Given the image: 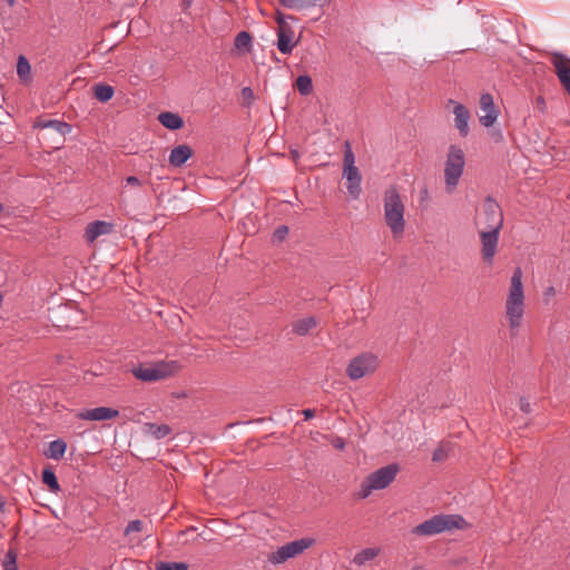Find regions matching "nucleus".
<instances>
[{
  "mask_svg": "<svg viewBox=\"0 0 570 570\" xmlns=\"http://www.w3.org/2000/svg\"><path fill=\"white\" fill-rule=\"evenodd\" d=\"M384 222L392 235L397 238L405 230V206L395 186H390L383 195Z\"/></svg>",
  "mask_w": 570,
  "mask_h": 570,
  "instance_id": "1",
  "label": "nucleus"
},
{
  "mask_svg": "<svg viewBox=\"0 0 570 570\" xmlns=\"http://www.w3.org/2000/svg\"><path fill=\"white\" fill-rule=\"evenodd\" d=\"M524 314L522 271L517 267L511 276V286L505 301V316L512 331L518 332Z\"/></svg>",
  "mask_w": 570,
  "mask_h": 570,
  "instance_id": "2",
  "label": "nucleus"
},
{
  "mask_svg": "<svg viewBox=\"0 0 570 570\" xmlns=\"http://www.w3.org/2000/svg\"><path fill=\"white\" fill-rule=\"evenodd\" d=\"M464 523V519L459 514H438L414 527L412 533L431 537L445 531L461 529Z\"/></svg>",
  "mask_w": 570,
  "mask_h": 570,
  "instance_id": "3",
  "label": "nucleus"
},
{
  "mask_svg": "<svg viewBox=\"0 0 570 570\" xmlns=\"http://www.w3.org/2000/svg\"><path fill=\"white\" fill-rule=\"evenodd\" d=\"M399 465L391 463L368 474L361 483L358 497L366 499L373 491L387 488L396 478Z\"/></svg>",
  "mask_w": 570,
  "mask_h": 570,
  "instance_id": "4",
  "label": "nucleus"
},
{
  "mask_svg": "<svg viewBox=\"0 0 570 570\" xmlns=\"http://www.w3.org/2000/svg\"><path fill=\"white\" fill-rule=\"evenodd\" d=\"M178 361H160L154 364H140L131 370L132 375L142 382H156L165 380L180 370Z\"/></svg>",
  "mask_w": 570,
  "mask_h": 570,
  "instance_id": "5",
  "label": "nucleus"
},
{
  "mask_svg": "<svg viewBox=\"0 0 570 570\" xmlns=\"http://www.w3.org/2000/svg\"><path fill=\"white\" fill-rule=\"evenodd\" d=\"M464 165L465 159L463 150L456 145H451L448 150L444 168L445 188L448 193H452L456 188L463 174Z\"/></svg>",
  "mask_w": 570,
  "mask_h": 570,
  "instance_id": "6",
  "label": "nucleus"
},
{
  "mask_svg": "<svg viewBox=\"0 0 570 570\" xmlns=\"http://www.w3.org/2000/svg\"><path fill=\"white\" fill-rule=\"evenodd\" d=\"M479 230H501L503 226V213L499 203L488 196L478 216Z\"/></svg>",
  "mask_w": 570,
  "mask_h": 570,
  "instance_id": "7",
  "label": "nucleus"
},
{
  "mask_svg": "<svg viewBox=\"0 0 570 570\" xmlns=\"http://www.w3.org/2000/svg\"><path fill=\"white\" fill-rule=\"evenodd\" d=\"M314 543L313 539L303 538L299 540L291 541L282 547H279L276 551L269 553L267 556V561L272 564H282L287 560L295 558L296 556L303 553L306 549H308Z\"/></svg>",
  "mask_w": 570,
  "mask_h": 570,
  "instance_id": "8",
  "label": "nucleus"
},
{
  "mask_svg": "<svg viewBox=\"0 0 570 570\" xmlns=\"http://www.w3.org/2000/svg\"><path fill=\"white\" fill-rule=\"evenodd\" d=\"M377 365L379 360L376 355L372 353H362L350 361L346 367V375L352 381H356L375 372Z\"/></svg>",
  "mask_w": 570,
  "mask_h": 570,
  "instance_id": "9",
  "label": "nucleus"
},
{
  "mask_svg": "<svg viewBox=\"0 0 570 570\" xmlns=\"http://www.w3.org/2000/svg\"><path fill=\"white\" fill-rule=\"evenodd\" d=\"M481 255L485 264L492 265L499 244L500 230H479Z\"/></svg>",
  "mask_w": 570,
  "mask_h": 570,
  "instance_id": "10",
  "label": "nucleus"
},
{
  "mask_svg": "<svg viewBox=\"0 0 570 570\" xmlns=\"http://www.w3.org/2000/svg\"><path fill=\"white\" fill-rule=\"evenodd\" d=\"M550 61L554 67L560 83L568 95H570V58L563 53L553 52Z\"/></svg>",
  "mask_w": 570,
  "mask_h": 570,
  "instance_id": "11",
  "label": "nucleus"
},
{
  "mask_svg": "<svg viewBox=\"0 0 570 570\" xmlns=\"http://www.w3.org/2000/svg\"><path fill=\"white\" fill-rule=\"evenodd\" d=\"M480 109L483 112L479 120L484 127H491L498 119V111L495 110L493 98L490 94H482L480 97Z\"/></svg>",
  "mask_w": 570,
  "mask_h": 570,
  "instance_id": "12",
  "label": "nucleus"
},
{
  "mask_svg": "<svg viewBox=\"0 0 570 570\" xmlns=\"http://www.w3.org/2000/svg\"><path fill=\"white\" fill-rule=\"evenodd\" d=\"M296 46V41H294V31L293 29L285 22H279L277 30V48L284 55H289L294 47Z\"/></svg>",
  "mask_w": 570,
  "mask_h": 570,
  "instance_id": "13",
  "label": "nucleus"
},
{
  "mask_svg": "<svg viewBox=\"0 0 570 570\" xmlns=\"http://www.w3.org/2000/svg\"><path fill=\"white\" fill-rule=\"evenodd\" d=\"M119 415V411L112 407L99 406L79 412L77 416L87 421H107Z\"/></svg>",
  "mask_w": 570,
  "mask_h": 570,
  "instance_id": "14",
  "label": "nucleus"
},
{
  "mask_svg": "<svg viewBox=\"0 0 570 570\" xmlns=\"http://www.w3.org/2000/svg\"><path fill=\"white\" fill-rule=\"evenodd\" d=\"M343 177L346 179V189L348 194L354 199H357L362 191V176L358 168H343Z\"/></svg>",
  "mask_w": 570,
  "mask_h": 570,
  "instance_id": "15",
  "label": "nucleus"
},
{
  "mask_svg": "<svg viewBox=\"0 0 570 570\" xmlns=\"http://www.w3.org/2000/svg\"><path fill=\"white\" fill-rule=\"evenodd\" d=\"M114 224L105 220H95L85 229V238L88 243H94L99 236L108 235L112 232Z\"/></svg>",
  "mask_w": 570,
  "mask_h": 570,
  "instance_id": "16",
  "label": "nucleus"
},
{
  "mask_svg": "<svg viewBox=\"0 0 570 570\" xmlns=\"http://www.w3.org/2000/svg\"><path fill=\"white\" fill-rule=\"evenodd\" d=\"M33 128L37 129H53L56 132H58L61 137H65L66 135L70 134L72 130L71 125L68 122L57 120V119H43L39 118L35 121Z\"/></svg>",
  "mask_w": 570,
  "mask_h": 570,
  "instance_id": "17",
  "label": "nucleus"
},
{
  "mask_svg": "<svg viewBox=\"0 0 570 570\" xmlns=\"http://www.w3.org/2000/svg\"><path fill=\"white\" fill-rule=\"evenodd\" d=\"M193 156V149L188 145H178L169 154L168 163L175 168L181 167Z\"/></svg>",
  "mask_w": 570,
  "mask_h": 570,
  "instance_id": "18",
  "label": "nucleus"
},
{
  "mask_svg": "<svg viewBox=\"0 0 570 570\" xmlns=\"http://www.w3.org/2000/svg\"><path fill=\"white\" fill-rule=\"evenodd\" d=\"M455 127L462 137L469 134L470 112L462 104H456L453 109Z\"/></svg>",
  "mask_w": 570,
  "mask_h": 570,
  "instance_id": "19",
  "label": "nucleus"
},
{
  "mask_svg": "<svg viewBox=\"0 0 570 570\" xmlns=\"http://www.w3.org/2000/svg\"><path fill=\"white\" fill-rule=\"evenodd\" d=\"M158 120L164 127L170 130H177L184 126L183 118L178 114L170 111L160 112Z\"/></svg>",
  "mask_w": 570,
  "mask_h": 570,
  "instance_id": "20",
  "label": "nucleus"
},
{
  "mask_svg": "<svg viewBox=\"0 0 570 570\" xmlns=\"http://www.w3.org/2000/svg\"><path fill=\"white\" fill-rule=\"evenodd\" d=\"M67 450V443L62 439L53 440L49 443L46 456L52 460H60Z\"/></svg>",
  "mask_w": 570,
  "mask_h": 570,
  "instance_id": "21",
  "label": "nucleus"
},
{
  "mask_svg": "<svg viewBox=\"0 0 570 570\" xmlns=\"http://www.w3.org/2000/svg\"><path fill=\"white\" fill-rule=\"evenodd\" d=\"M279 2L289 9H303L308 7H324L330 0H279Z\"/></svg>",
  "mask_w": 570,
  "mask_h": 570,
  "instance_id": "22",
  "label": "nucleus"
},
{
  "mask_svg": "<svg viewBox=\"0 0 570 570\" xmlns=\"http://www.w3.org/2000/svg\"><path fill=\"white\" fill-rule=\"evenodd\" d=\"M144 430L147 435H150L157 440L168 436L171 432V429L169 425H167V424L158 425L155 423H146Z\"/></svg>",
  "mask_w": 570,
  "mask_h": 570,
  "instance_id": "23",
  "label": "nucleus"
},
{
  "mask_svg": "<svg viewBox=\"0 0 570 570\" xmlns=\"http://www.w3.org/2000/svg\"><path fill=\"white\" fill-rule=\"evenodd\" d=\"M316 326V320L312 316L305 317L293 323V332L297 335H306Z\"/></svg>",
  "mask_w": 570,
  "mask_h": 570,
  "instance_id": "24",
  "label": "nucleus"
},
{
  "mask_svg": "<svg viewBox=\"0 0 570 570\" xmlns=\"http://www.w3.org/2000/svg\"><path fill=\"white\" fill-rule=\"evenodd\" d=\"M379 552L377 548H365L354 556L353 563L361 567L377 557Z\"/></svg>",
  "mask_w": 570,
  "mask_h": 570,
  "instance_id": "25",
  "label": "nucleus"
},
{
  "mask_svg": "<svg viewBox=\"0 0 570 570\" xmlns=\"http://www.w3.org/2000/svg\"><path fill=\"white\" fill-rule=\"evenodd\" d=\"M252 36L247 31H240L237 33L234 40V46L239 51H249L252 49Z\"/></svg>",
  "mask_w": 570,
  "mask_h": 570,
  "instance_id": "26",
  "label": "nucleus"
},
{
  "mask_svg": "<svg viewBox=\"0 0 570 570\" xmlns=\"http://www.w3.org/2000/svg\"><path fill=\"white\" fill-rule=\"evenodd\" d=\"M17 73L22 81L27 82L30 80L31 67L24 56H19L18 58Z\"/></svg>",
  "mask_w": 570,
  "mask_h": 570,
  "instance_id": "27",
  "label": "nucleus"
},
{
  "mask_svg": "<svg viewBox=\"0 0 570 570\" xmlns=\"http://www.w3.org/2000/svg\"><path fill=\"white\" fill-rule=\"evenodd\" d=\"M94 94L99 101L107 102L114 96V88L109 85L99 83L95 86Z\"/></svg>",
  "mask_w": 570,
  "mask_h": 570,
  "instance_id": "28",
  "label": "nucleus"
},
{
  "mask_svg": "<svg viewBox=\"0 0 570 570\" xmlns=\"http://www.w3.org/2000/svg\"><path fill=\"white\" fill-rule=\"evenodd\" d=\"M42 482L46 485H48V488L50 489L51 492L57 493L58 491H60V485H59L58 479H57L55 472L49 468H46L42 471Z\"/></svg>",
  "mask_w": 570,
  "mask_h": 570,
  "instance_id": "29",
  "label": "nucleus"
},
{
  "mask_svg": "<svg viewBox=\"0 0 570 570\" xmlns=\"http://www.w3.org/2000/svg\"><path fill=\"white\" fill-rule=\"evenodd\" d=\"M296 88L301 95L307 96L313 90L312 79L307 75L298 76L296 79Z\"/></svg>",
  "mask_w": 570,
  "mask_h": 570,
  "instance_id": "30",
  "label": "nucleus"
},
{
  "mask_svg": "<svg viewBox=\"0 0 570 570\" xmlns=\"http://www.w3.org/2000/svg\"><path fill=\"white\" fill-rule=\"evenodd\" d=\"M2 567L3 570H18L17 553L12 549L7 552Z\"/></svg>",
  "mask_w": 570,
  "mask_h": 570,
  "instance_id": "31",
  "label": "nucleus"
},
{
  "mask_svg": "<svg viewBox=\"0 0 570 570\" xmlns=\"http://www.w3.org/2000/svg\"><path fill=\"white\" fill-rule=\"evenodd\" d=\"M355 166V156L351 149V145L348 141L345 142V151H344V160L343 168H354Z\"/></svg>",
  "mask_w": 570,
  "mask_h": 570,
  "instance_id": "32",
  "label": "nucleus"
},
{
  "mask_svg": "<svg viewBox=\"0 0 570 570\" xmlns=\"http://www.w3.org/2000/svg\"><path fill=\"white\" fill-rule=\"evenodd\" d=\"M157 570H188V564L185 562H160L157 564Z\"/></svg>",
  "mask_w": 570,
  "mask_h": 570,
  "instance_id": "33",
  "label": "nucleus"
},
{
  "mask_svg": "<svg viewBox=\"0 0 570 570\" xmlns=\"http://www.w3.org/2000/svg\"><path fill=\"white\" fill-rule=\"evenodd\" d=\"M142 529H144L142 521H140V520H132V521H130L127 524V527L125 529V534L129 535V534H131L134 532H140V531H142Z\"/></svg>",
  "mask_w": 570,
  "mask_h": 570,
  "instance_id": "34",
  "label": "nucleus"
},
{
  "mask_svg": "<svg viewBox=\"0 0 570 570\" xmlns=\"http://www.w3.org/2000/svg\"><path fill=\"white\" fill-rule=\"evenodd\" d=\"M288 234V227L283 225L275 229L273 233V242H282Z\"/></svg>",
  "mask_w": 570,
  "mask_h": 570,
  "instance_id": "35",
  "label": "nucleus"
},
{
  "mask_svg": "<svg viewBox=\"0 0 570 570\" xmlns=\"http://www.w3.org/2000/svg\"><path fill=\"white\" fill-rule=\"evenodd\" d=\"M535 108L544 114L547 111V104L542 96H538L534 100Z\"/></svg>",
  "mask_w": 570,
  "mask_h": 570,
  "instance_id": "36",
  "label": "nucleus"
},
{
  "mask_svg": "<svg viewBox=\"0 0 570 570\" xmlns=\"http://www.w3.org/2000/svg\"><path fill=\"white\" fill-rule=\"evenodd\" d=\"M556 295V288L553 286H549L546 288V291L543 292V298L544 301L548 303L550 301L551 297H553Z\"/></svg>",
  "mask_w": 570,
  "mask_h": 570,
  "instance_id": "37",
  "label": "nucleus"
},
{
  "mask_svg": "<svg viewBox=\"0 0 570 570\" xmlns=\"http://www.w3.org/2000/svg\"><path fill=\"white\" fill-rule=\"evenodd\" d=\"M444 458H445V453H444V451H443L441 448L436 449V450L433 452L432 460H433L434 462L442 461Z\"/></svg>",
  "mask_w": 570,
  "mask_h": 570,
  "instance_id": "38",
  "label": "nucleus"
},
{
  "mask_svg": "<svg viewBox=\"0 0 570 570\" xmlns=\"http://www.w3.org/2000/svg\"><path fill=\"white\" fill-rule=\"evenodd\" d=\"M520 409L524 413H530L531 405H530L529 401H527L525 399H520Z\"/></svg>",
  "mask_w": 570,
  "mask_h": 570,
  "instance_id": "39",
  "label": "nucleus"
},
{
  "mask_svg": "<svg viewBox=\"0 0 570 570\" xmlns=\"http://www.w3.org/2000/svg\"><path fill=\"white\" fill-rule=\"evenodd\" d=\"M126 183L131 186H140V180L136 176H129L126 178Z\"/></svg>",
  "mask_w": 570,
  "mask_h": 570,
  "instance_id": "40",
  "label": "nucleus"
},
{
  "mask_svg": "<svg viewBox=\"0 0 570 570\" xmlns=\"http://www.w3.org/2000/svg\"><path fill=\"white\" fill-rule=\"evenodd\" d=\"M242 95L245 99H252L253 98V91L249 87H245L242 89Z\"/></svg>",
  "mask_w": 570,
  "mask_h": 570,
  "instance_id": "41",
  "label": "nucleus"
},
{
  "mask_svg": "<svg viewBox=\"0 0 570 570\" xmlns=\"http://www.w3.org/2000/svg\"><path fill=\"white\" fill-rule=\"evenodd\" d=\"M333 445L334 448L338 449V450H343L344 446H345V442L343 441V439L341 438H337L334 442H333Z\"/></svg>",
  "mask_w": 570,
  "mask_h": 570,
  "instance_id": "42",
  "label": "nucleus"
},
{
  "mask_svg": "<svg viewBox=\"0 0 570 570\" xmlns=\"http://www.w3.org/2000/svg\"><path fill=\"white\" fill-rule=\"evenodd\" d=\"M303 415H304L305 420H309V419L314 417L315 411L312 409H306L303 411Z\"/></svg>",
  "mask_w": 570,
  "mask_h": 570,
  "instance_id": "43",
  "label": "nucleus"
},
{
  "mask_svg": "<svg viewBox=\"0 0 570 570\" xmlns=\"http://www.w3.org/2000/svg\"><path fill=\"white\" fill-rule=\"evenodd\" d=\"M492 136H493L495 141H502L503 140V135H502V132L500 130L492 131Z\"/></svg>",
  "mask_w": 570,
  "mask_h": 570,
  "instance_id": "44",
  "label": "nucleus"
},
{
  "mask_svg": "<svg viewBox=\"0 0 570 570\" xmlns=\"http://www.w3.org/2000/svg\"><path fill=\"white\" fill-rule=\"evenodd\" d=\"M10 7H12L16 2V0H6Z\"/></svg>",
  "mask_w": 570,
  "mask_h": 570,
  "instance_id": "45",
  "label": "nucleus"
},
{
  "mask_svg": "<svg viewBox=\"0 0 570 570\" xmlns=\"http://www.w3.org/2000/svg\"><path fill=\"white\" fill-rule=\"evenodd\" d=\"M184 2H185L187 6H190L191 0H184Z\"/></svg>",
  "mask_w": 570,
  "mask_h": 570,
  "instance_id": "46",
  "label": "nucleus"
},
{
  "mask_svg": "<svg viewBox=\"0 0 570 570\" xmlns=\"http://www.w3.org/2000/svg\"><path fill=\"white\" fill-rule=\"evenodd\" d=\"M2 508V503H0V509Z\"/></svg>",
  "mask_w": 570,
  "mask_h": 570,
  "instance_id": "47",
  "label": "nucleus"
}]
</instances>
